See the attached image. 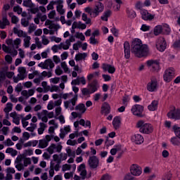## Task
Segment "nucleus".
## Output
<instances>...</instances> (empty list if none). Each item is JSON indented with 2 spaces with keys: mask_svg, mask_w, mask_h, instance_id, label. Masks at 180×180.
Listing matches in <instances>:
<instances>
[{
  "mask_svg": "<svg viewBox=\"0 0 180 180\" xmlns=\"http://www.w3.org/2000/svg\"><path fill=\"white\" fill-rule=\"evenodd\" d=\"M131 50L139 58H143V57H146L148 54V46L143 44L141 39L139 38H136L132 41Z\"/></svg>",
  "mask_w": 180,
  "mask_h": 180,
  "instance_id": "f257e3e1",
  "label": "nucleus"
},
{
  "mask_svg": "<svg viewBox=\"0 0 180 180\" xmlns=\"http://www.w3.org/2000/svg\"><path fill=\"white\" fill-rule=\"evenodd\" d=\"M136 129H139V132L142 134H151L154 131V127L153 124L146 122L143 120L137 122L136 125Z\"/></svg>",
  "mask_w": 180,
  "mask_h": 180,
  "instance_id": "f03ea898",
  "label": "nucleus"
},
{
  "mask_svg": "<svg viewBox=\"0 0 180 180\" xmlns=\"http://www.w3.org/2000/svg\"><path fill=\"white\" fill-rule=\"evenodd\" d=\"M155 47L160 53H164L167 50V40L163 37H159L156 40Z\"/></svg>",
  "mask_w": 180,
  "mask_h": 180,
  "instance_id": "7ed1b4c3",
  "label": "nucleus"
},
{
  "mask_svg": "<svg viewBox=\"0 0 180 180\" xmlns=\"http://www.w3.org/2000/svg\"><path fill=\"white\" fill-rule=\"evenodd\" d=\"M87 164L90 169H98V167H99V158L96 155L89 156Z\"/></svg>",
  "mask_w": 180,
  "mask_h": 180,
  "instance_id": "20e7f679",
  "label": "nucleus"
},
{
  "mask_svg": "<svg viewBox=\"0 0 180 180\" xmlns=\"http://www.w3.org/2000/svg\"><path fill=\"white\" fill-rule=\"evenodd\" d=\"M131 110L134 116H137V117H144V114H143V112H144V106L140 104H136L132 106Z\"/></svg>",
  "mask_w": 180,
  "mask_h": 180,
  "instance_id": "39448f33",
  "label": "nucleus"
},
{
  "mask_svg": "<svg viewBox=\"0 0 180 180\" xmlns=\"http://www.w3.org/2000/svg\"><path fill=\"white\" fill-rule=\"evenodd\" d=\"M175 72L171 68L167 69L163 75L165 82H171L174 79Z\"/></svg>",
  "mask_w": 180,
  "mask_h": 180,
  "instance_id": "423d86ee",
  "label": "nucleus"
},
{
  "mask_svg": "<svg viewBox=\"0 0 180 180\" xmlns=\"http://www.w3.org/2000/svg\"><path fill=\"white\" fill-rule=\"evenodd\" d=\"M148 92H155L158 89V81L157 79H152L146 85Z\"/></svg>",
  "mask_w": 180,
  "mask_h": 180,
  "instance_id": "0eeeda50",
  "label": "nucleus"
},
{
  "mask_svg": "<svg viewBox=\"0 0 180 180\" xmlns=\"http://www.w3.org/2000/svg\"><path fill=\"white\" fill-rule=\"evenodd\" d=\"M169 119H172V120H180V109L174 108L171 110L167 115Z\"/></svg>",
  "mask_w": 180,
  "mask_h": 180,
  "instance_id": "6e6552de",
  "label": "nucleus"
},
{
  "mask_svg": "<svg viewBox=\"0 0 180 180\" xmlns=\"http://www.w3.org/2000/svg\"><path fill=\"white\" fill-rule=\"evenodd\" d=\"M148 67H152V71H160V62L157 60H148L146 61Z\"/></svg>",
  "mask_w": 180,
  "mask_h": 180,
  "instance_id": "1a4fd4ad",
  "label": "nucleus"
},
{
  "mask_svg": "<svg viewBox=\"0 0 180 180\" xmlns=\"http://www.w3.org/2000/svg\"><path fill=\"white\" fill-rule=\"evenodd\" d=\"M130 172L134 176H140L143 170L141 169V167L139 166V165L134 164L130 167Z\"/></svg>",
  "mask_w": 180,
  "mask_h": 180,
  "instance_id": "9d476101",
  "label": "nucleus"
},
{
  "mask_svg": "<svg viewBox=\"0 0 180 180\" xmlns=\"http://www.w3.org/2000/svg\"><path fill=\"white\" fill-rule=\"evenodd\" d=\"M140 13L141 15V19L143 20H153V19H154V18H155V15H153L150 13H148V11L146 10V9H142L140 11Z\"/></svg>",
  "mask_w": 180,
  "mask_h": 180,
  "instance_id": "9b49d317",
  "label": "nucleus"
},
{
  "mask_svg": "<svg viewBox=\"0 0 180 180\" xmlns=\"http://www.w3.org/2000/svg\"><path fill=\"white\" fill-rule=\"evenodd\" d=\"M54 63H53V60L50 58L45 60L44 63L41 62L39 65L38 67H40L42 68V70H47L49 67L51 68H54Z\"/></svg>",
  "mask_w": 180,
  "mask_h": 180,
  "instance_id": "f8f14e48",
  "label": "nucleus"
},
{
  "mask_svg": "<svg viewBox=\"0 0 180 180\" xmlns=\"http://www.w3.org/2000/svg\"><path fill=\"white\" fill-rule=\"evenodd\" d=\"M103 9H105V6H103V4L101 2H98L94 11H92V13H94V18H96V16H99V13L103 12Z\"/></svg>",
  "mask_w": 180,
  "mask_h": 180,
  "instance_id": "ddd939ff",
  "label": "nucleus"
},
{
  "mask_svg": "<svg viewBox=\"0 0 180 180\" xmlns=\"http://www.w3.org/2000/svg\"><path fill=\"white\" fill-rule=\"evenodd\" d=\"M75 29H82V30H84L86 29V24L82 23V22L79 21H75L72 23V30H71V33L74 34L75 33Z\"/></svg>",
  "mask_w": 180,
  "mask_h": 180,
  "instance_id": "4468645a",
  "label": "nucleus"
},
{
  "mask_svg": "<svg viewBox=\"0 0 180 180\" xmlns=\"http://www.w3.org/2000/svg\"><path fill=\"white\" fill-rule=\"evenodd\" d=\"M88 86L89 88L90 92L95 94V92H97L98 89H99V83H98V80L94 79L88 84Z\"/></svg>",
  "mask_w": 180,
  "mask_h": 180,
  "instance_id": "2eb2a0df",
  "label": "nucleus"
},
{
  "mask_svg": "<svg viewBox=\"0 0 180 180\" xmlns=\"http://www.w3.org/2000/svg\"><path fill=\"white\" fill-rule=\"evenodd\" d=\"M124 58L126 60H129L130 58V43L129 41H126L124 42Z\"/></svg>",
  "mask_w": 180,
  "mask_h": 180,
  "instance_id": "dca6fc26",
  "label": "nucleus"
},
{
  "mask_svg": "<svg viewBox=\"0 0 180 180\" xmlns=\"http://www.w3.org/2000/svg\"><path fill=\"white\" fill-rule=\"evenodd\" d=\"M11 22L8 20V15L6 14L2 15V19L0 20V29H6V26H9Z\"/></svg>",
  "mask_w": 180,
  "mask_h": 180,
  "instance_id": "f3484780",
  "label": "nucleus"
},
{
  "mask_svg": "<svg viewBox=\"0 0 180 180\" xmlns=\"http://www.w3.org/2000/svg\"><path fill=\"white\" fill-rule=\"evenodd\" d=\"M102 69L105 72L108 71L109 74H115V72H116V68H115V66H112V65H109L108 63H103Z\"/></svg>",
  "mask_w": 180,
  "mask_h": 180,
  "instance_id": "a211bd4d",
  "label": "nucleus"
},
{
  "mask_svg": "<svg viewBox=\"0 0 180 180\" xmlns=\"http://www.w3.org/2000/svg\"><path fill=\"white\" fill-rule=\"evenodd\" d=\"M13 75H15V72H1L0 82H1V81H5V79H6V77L9 79H11L12 78V77H13Z\"/></svg>",
  "mask_w": 180,
  "mask_h": 180,
  "instance_id": "6ab92c4d",
  "label": "nucleus"
},
{
  "mask_svg": "<svg viewBox=\"0 0 180 180\" xmlns=\"http://www.w3.org/2000/svg\"><path fill=\"white\" fill-rule=\"evenodd\" d=\"M132 141L136 144H143V143H144V137H143L140 134H136L132 137Z\"/></svg>",
  "mask_w": 180,
  "mask_h": 180,
  "instance_id": "aec40b11",
  "label": "nucleus"
},
{
  "mask_svg": "<svg viewBox=\"0 0 180 180\" xmlns=\"http://www.w3.org/2000/svg\"><path fill=\"white\" fill-rule=\"evenodd\" d=\"M101 112L104 113L105 116H108L110 113V105L105 102L101 106Z\"/></svg>",
  "mask_w": 180,
  "mask_h": 180,
  "instance_id": "412c9836",
  "label": "nucleus"
},
{
  "mask_svg": "<svg viewBox=\"0 0 180 180\" xmlns=\"http://www.w3.org/2000/svg\"><path fill=\"white\" fill-rule=\"evenodd\" d=\"M148 109L150 112H155V110H157V109H158V101L153 100L151 103L148 106Z\"/></svg>",
  "mask_w": 180,
  "mask_h": 180,
  "instance_id": "4be33fe9",
  "label": "nucleus"
},
{
  "mask_svg": "<svg viewBox=\"0 0 180 180\" xmlns=\"http://www.w3.org/2000/svg\"><path fill=\"white\" fill-rule=\"evenodd\" d=\"M120 123H121L120 117L116 116L113 118L112 126L114 129H115V130H117V129L120 127Z\"/></svg>",
  "mask_w": 180,
  "mask_h": 180,
  "instance_id": "5701e85b",
  "label": "nucleus"
},
{
  "mask_svg": "<svg viewBox=\"0 0 180 180\" xmlns=\"http://www.w3.org/2000/svg\"><path fill=\"white\" fill-rule=\"evenodd\" d=\"M111 15H112V11L107 10L103 13V15L101 17V19L104 22H108V18H110Z\"/></svg>",
  "mask_w": 180,
  "mask_h": 180,
  "instance_id": "b1692460",
  "label": "nucleus"
},
{
  "mask_svg": "<svg viewBox=\"0 0 180 180\" xmlns=\"http://www.w3.org/2000/svg\"><path fill=\"white\" fill-rule=\"evenodd\" d=\"M87 56L88 55L86 53H78L75 55V60L77 61V63H78V61H81V60H84V58H86Z\"/></svg>",
  "mask_w": 180,
  "mask_h": 180,
  "instance_id": "393cba45",
  "label": "nucleus"
},
{
  "mask_svg": "<svg viewBox=\"0 0 180 180\" xmlns=\"http://www.w3.org/2000/svg\"><path fill=\"white\" fill-rule=\"evenodd\" d=\"M13 104L12 103H7L6 108L4 109V112L7 114L6 119H9V115H8L9 112L12 111V108Z\"/></svg>",
  "mask_w": 180,
  "mask_h": 180,
  "instance_id": "a878e982",
  "label": "nucleus"
},
{
  "mask_svg": "<svg viewBox=\"0 0 180 180\" xmlns=\"http://www.w3.org/2000/svg\"><path fill=\"white\" fill-rule=\"evenodd\" d=\"M162 27V34H165L166 36H168V34L171 33V28L169 27V25L168 24L163 25Z\"/></svg>",
  "mask_w": 180,
  "mask_h": 180,
  "instance_id": "bb28decb",
  "label": "nucleus"
},
{
  "mask_svg": "<svg viewBox=\"0 0 180 180\" xmlns=\"http://www.w3.org/2000/svg\"><path fill=\"white\" fill-rule=\"evenodd\" d=\"M18 72L20 73V75L18 74V77H20V79H25V75L26 74V68H18Z\"/></svg>",
  "mask_w": 180,
  "mask_h": 180,
  "instance_id": "cd10ccee",
  "label": "nucleus"
},
{
  "mask_svg": "<svg viewBox=\"0 0 180 180\" xmlns=\"http://www.w3.org/2000/svg\"><path fill=\"white\" fill-rule=\"evenodd\" d=\"M153 33L155 36H158L159 34H162V25H156L154 27Z\"/></svg>",
  "mask_w": 180,
  "mask_h": 180,
  "instance_id": "c85d7f7f",
  "label": "nucleus"
},
{
  "mask_svg": "<svg viewBox=\"0 0 180 180\" xmlns=\"http://www.w3.org/2000/svg\"><path fill=\"white\" fill-rule=\"evenodd\" d=\"M64 1L63 0H58L57 1H52L50 2V4L47 6V10H53L54 9V5L57 4H63Z\"/></svg>",
  "mask_w": 180,
  "mask_h": 180,
  "instance_id": "c756f323",
  "label": "nucleus"
},
{
  "mask_svg": "<svg viewBox=\"0 0 180 180\" xmlns=\"http://www.w3.org/2000/svg\"><path fill=\"white\" fill-rule=\"evenodd\" d=\"M37 144H39V141L37 140L29 141L24 144V147H32H32H36Z\"/></svg>",
  "mask_w": 180,
  "mask_h": 180,
  "instance_id": "7c9ffc66",
  "label": "nucleus"
},
{
  "mask_svg": "<svg viewBox=\"0 0 180 180\" xmlns=\"http://www.w3.org/2000/svg\"><path fill=\"white\" fill-rule=\"evenodd\" d=\"M45 23L47 26H51V28L54 29L55 30H58V29H60V25L54 23L51 24V20H47Z\"/></svg>",
  "mask_w": 180,
  "mask_h": 180,
  "instance_id": "2f4dec72",
  "label": "nucleus"
},
{
  "mask_svg": "<svg viewBox=\"0 0 180 180\" xmlns=\"http://www.w3.org/2000/svg\"><path fill=\"white\" fill-rule=\"evenodd\" d=\"M172 129L175 136L180 139V127L177 124H174Z\"/></svg>",
  "mask_w": 180,
  "mask_h": 180,
  "instance_id": "473e14b6",
  "label": "nucleus"
},
{
  "mask_svg": "<svg viewBox=\"0 0 180 180\" xmlns=\"http://www.w3.org/2000/svg\"><path fill=\"white\" fill-rule=\"evenodd\" d=\"M57 6H56V11L57 12H58V13H60V15H64V13H65V10H64V6L63 5V4H57Z\"/></svg>",
  "mask_w": 180,
  "mask_h": 180,
  "instance_id": "72a5a7b5",
  "label": "nucleus"
},
{
  "mask_svg": "<svg viewBox=\"0 0 180 180\" xmlns=\"http://www.w3.org/2000/svg\"><path fill=\"white\" fill-rule=\"evenodd\" d=\"M75 110H79L80 112L85 113V112H86V108H85V104H84V103L78 104L75 107Z\"/></svg>",
  "mask_w": 180,
  "mask_h": 180,
  "instance_id": "f704fd0d",
  "label": "nucleus"
},
{
  "mask_svg": "<svg viewBox=\"0 0 180 180\" xmlns=\"http://www.w3.org/2000/svg\"><path fill=\"white\" fill-rule=\"evenodd\" d=\"M127 13L129 19H134V18H136V16H137L136 11H134V10H133V9L127 10Z\"/></svg>",
  "mask_w": 180,
  "mask_h": 180,
  "instance_id": "c9c22d12",
  "label": "nucleus"
},
{
  "mask_svg": "<svg viewBox=\"0 0 180 180\" xmlns=\"http://www.w3.org/2000/svg\"><path fill=\"white\" fill-rule=\"evenodd\" d=\"M49 146V143L46 139H40L39 141V148H46Z\"/></svg>",
  "mask_w": 180,
  "mask_h": 180,
  "instance_id": "e433bc0d",
  "label": "nucleus"
},
{
  "mask_svg": "<svg viewBox=\"0 0 180 180\" xmlns=\"http://www.w3.org/2000/svg\"><path fill=\"white\" fill-rule=\"evenodd\" d=\"M63 46V43H60L59 45L55 44L51 47V50L53 53H58V50H61Z\"/></svg>",
  "mask_w": 180,
  "mask_h": 180,
  "instance_id": "4c0bfd02",
  "label": "nucleus"
},
{
  "mask_svg": "<svg viewBox=\"0 0 180 180\" xmlns=\"http://www.w3.org/2000/svg\"><path fill=\"white\" fill-rule=\"evenodd\" d=\"M82 20L84 22H85L86 25H91V18H88V15L85 13H82Z\"/></svg>",
  "mask_w": 180,
  "mask_h": 180,
  "instance_id": "58836bf2",
  "label": "nucleus"
},
{
  "mask_svg": "<svg viewBox=\"0 0 180 180\" xmlns=\"http://www.w3.org/2000/svg\"><path fill=\"white\" fill-rule=\"evenodd\" d=\"M170 142L172 143V144H173V146H180V141L178 136L172 137L170 139Z\"/></svg>",
  "mask_w": 180,
  "mask_h": 180,
  "instance_id": "ea45409f",
  "label": "nucleus"
},
{
  "mask_svg": "<svg viewBox=\"0 0 180 180\" xmlns=\"http://www.w3.org/2000/svg\"><path fill=\"white\" fill-rule=\"evenodd\" d=\"M63 153H60L59 155L55 154L53 155V158L54 161H56L58 164H61V160H63Z\"/></svg>",
  "mask_w": 180,
  "mask_h": 180,
  "instance_id": "a19ab883",
  "label": "nucleus"
},
{
  "mask_svg": "<svg viewBox=\"0 0 180 180\" xmlns=\"http://www.w3.org/2000/svg\"><path fill=\"white\" fill-rule=\"evenodd\" d=\"M22 43V40L20 38H16L14 41H13V49H19V45Z\"/></svg>",
  "mask_w": 180,
  "mask_h": 180,
  "instance_id": "79ce46f5",
  "label": "nucleus"
},
{
  "mask_svg": "<svg viewBox=\"0 0 180 180\" xmlns=\"http://www.w3.org/2000/svg\"><path fill=\"white\" fill-rule=\"evenodd\" d=\"M39 77H42V78L44 77H48V78H51V77H53V73L51 72V71L47 72V71H43L41 73V75Z\"/></svg>",
  "mask_w": 180,
  "mask_h": 180,
  "instance_id": "37998d69",
  "label": "nucleus"
},
{
  "mask_svg": "<svg viewBox=\"0 0 180 180\" xmlns=\"http://www.w3.org/2000/svg\"><path fill=\"white\" fill-rule=\"evenodd\" d=\"M32 0H24L22 5L25 6V8H32L33 6V4L31 3Z\"/></svg>",
  "mask_w": 180,
  "mask_h": 180,
  "instance_id": "c03bdc74",
  "label": "nucleus"
},
{
  "mask_svg": "<svg viewBox=\"0 0 180 180\" xmlns=\"http://www.w3.org/2000/svg\"><path fill=\"white\" fill-rule=\"evenodd\" d=\"M46 150L50 155H51V154H54V150H56V144L52 143Z\"/></svg>",
  "mask_w": 180,
  "mask_h": 180,
  "instance_id": "a18cd8bd",
  "label": "nucleus"
},
{
  "mask_svg": "<svg viewBox=\"0 0 180 180\" xmlns=\"http://www.w3.org/2000/svg\"><path fill=\"white\" fill-rule=\"evenodd\" d=\"M11 49H12V47H11L9 46H6V44H2L3 51H4V53H6L7 54H8V53H11Z\"/></svg>",
  "mask_w": 180,
  "mask_h": 180,
  "instance_id": "49530a36",
  "label": "nucleus"
},
{
  "mask_svg": "<svg viewBox=\"0 0 180 180\" xmlns=\"http://www.w3.org/2000/svg\"><path fill=\"white\" fill-rule=\"evenodd\" d=\"M82 95H84V96H90L92 93H91V91L89 90V89L83 88V89H82Z\"/></svg>",
  "mask_w": 180,
  "mask_h": 180,
  "instance_id": "de8ad7c7",
  "label": "nucleus"
},
{
  "mask_svg": "<svg viewBox=\"0 0 180 180\" xmlns=\"http://www.w3.org/2000/svg\"><path fill=\"white\" fill-rule=\"evenodd\" d=\"M41 86H43L44 91V92L46 94V92H49L50 91V86H47V82L44 81L41 82Z\"/></svg>",
  "mask_w": 180,
  "mask_h": 180,
  "instance_id": "09e8293b",
  "label": "nucleus"
},
{
  "mask_svg": "<svg viewBox=\"0 0 180 180\" xmlns=\"http://www.w3.org/2000/svg\"><path fill=\"white\" fill-rule=\"evenodd\" d=\"M50 170H49V176L50 178H53L54 176V163L51 162L50 163Z\"/></svg>",
  "mask_w": 180,
  "mask_h": 180,
  "instance_id": "8fccbe9b",
  "label": "nucleus"
},
{
  "mask_svg": "<svg viewBox=\"0 0 180 180\" xmlns=\"http://www.w3.org/2000/svg\"><path fill=\"white\" fill-rule=\"evenodd\" d=\"M75 37H76V39H80L82 41L85 40V36L82 32H76Z\"/></svg>",
  "mask_w": 180,
  "mask_h": 180,
  "instance_id": "3c124183",
  "label": "nucleus"
},
{
  "mask_svg": "<svg viewBox=\"0 0 180 180\" xmlns=\"http://www.w3.org/2000/svg\"><path fill=\"white\" fill-rule=\"evenodd\" d=\"M81 46H82V42L81 41H77V43L73 44V50H75V51H78Z\"/></svg>",
  "mask_w": 180,
  "mask_h": 180,
  "instance_id": "603ef678",
  "label": "nucleus"
},
{
  "mask_svg": "<svg viewBox=\"0 0 180 180\" xmlns=\"http://www.w3.org/2000/svg\"><path fill=\"white\" fill-rule=\"evenodd\" d=\"M60 65L65 72H70V69L68 68V66L67 65V63L65 61L62 62Z\"/></svg>",
  "mask_w": 180,
  "mask_h": 180,
  "instance_id": "864d4df0",
  "label": "nucleus"
},
{
  "mask_svg": "<svg viewBox=\"0 0 180 180\" xmlns=\"http://www.w3.org/2000/svg\"><path fill=\"white\" fill-rule=\"evenodd\" d=\"M77 101H78V94H75L74 97L69 101V102L72 103V106H75Z\"/></svg>",
  "mask_w": 180,
  "mask_h": 180,
  "instance_id": "5fc2aeb1",
  "label": "nucleus"
},
{
  "mask_svg": "<svg viewBox=\"0 0 180 180\" xmlns=\"http://www.w3.org/2000/svg\"><path fill=\"white\" fill-rule=\"evenodd\" d=\"M37 18H39V19H41V22H46V20H47V15H42L41 13H38L37 14Z\"/></svg>",
  "mask_w": 180,
  "mask_h": 180,
  "instance_id": "6e6d98bb",
  "label": "nucleus"
},
{
  "mask_svg": "<svg viewBox=\"0 0 180 180\" xmlns=\"http://www.w3.org/2000/svg\"><path fill=\"white\" fill-rule=\"evenodd\" d=\"M105 144L107 147H110V146H113V144H115V141L109 139V137H107L105 139Z\"/></svg>",
  "mask_w": 180,
  "mask_h": 180,
  "instance_id": "4d7b16f0",
  "label": "nucleus"
},
{
  "mask_svg": "<svg viewBox=\"0 0 180 180\" xmlns=\"http://www.w3.org/2000/svg\"><path fill=\"white\" fill-rule=\"evenodd\" d=\"M24 46L25 49H28V47H30V37H27V39H24Z\"/></svg>",
  "mask_w": 180,
  "mask_h": 180,
  "instance_id": "13d9d810",
  "label": "nucleus"
},
{
  "mask_svg": "<svg viewBox=\"0 0 180 180\" xmlns=\"http://www.w3.org/2000/svg\"><path fill=\"white\" fill-rule=\"evenodd\" d=\"M66 144L68 145V146H77V144H78V142H77V141L76 140H71V139H68V141H67V142H66Z\"/></svg>",
  "mask_w": 180,
  "mask_h": 180,
  "instance_id": "bf43d9fd",
  "label": "nucleus"
},
{
  "mask_svg": "<svg viewBox=\"0 0 180 180\" xmlns=\"http://www.w3.org/2000/svg\"><path fill=\"white\" fill-rule=\"evenodd\" d=\"M66 153H68V157H75V151H72L71 148L66 149Z\"/></svg>",
  "mask_w": 180,
  "mask_h": 180,
  "instance_id": "052dcab7",
  "label": "nucleus"
},
{
  "mask_svg": "<svg viewBox=\"0 0 180 180\" xmlns=\"http://www.w3.org/2000/svg\"><path fill=\"white\" fill-rule=\"evenodd\" d=\"M111 179H112V176L106 173L101 176L100 180H111Z\"/></svg>",
  "mask_w": 180,
  "mask_h": 180,
  "instance_id": "680f3d73",
  "label": "nucleus"
},
{
  "mask_svg": "<svg viewBox=\"0 0 180 180\" xmlns=\"http://www.w3.org/2000/svg\"><path fill=\"white\" fill-rule=\"evenodd\" d=\"M5 61H6L8 64H11L12 61H13V58H12V56H11V55H6Z\"/></svg>",
  "mask_w": 180,
  "mask_h": 180,
  "instance_id": "e2e57ef3",
  "label": "nucleus"
},
{
  "mask_svg": "<svg viewBox=\"0 0 180 180\" xmlns=\"http://www.w3.org/2000/svg\"><path fill=\"white\" fill-rule=\"evenodd\" d=\"M172 46L174 49H180V39H176Z\"/></svg>",
  "mask_w": 180,
  "mask_h": 180,
  "instance_id": "0e129e2a",
  "label": "nucleus"
},
{
  "mask_svg": "<svg viewBox=\"0 0 180 180\" xmlns=\"http://www.w3.org/2000/svg\"><path fill=\"white\" fill-rule=\"evenodd\" d=\"M141 30L142 32H148V30H150V26L143 24L141 27Z\"/></svg>",
  "mask_w": 180,
  "mask_h": 180,
  "instance_id": "69168bd1",
  "label": "nucleus"
},
{
  "mask_svg": "<svg viewBox=\"0 0 180 180\" xmlns=\"http://www.w3.org/2000/svg\"><path fill=\"white\" fill-rule=\"evenodd\" d=\"M32 164V160L30 158H27L24 160V167H27V165H30Z\"/></svg>",
  "mask_w": 180,
  "mask_h": 180,
  "instance_id": "338daca9",
  "label": "nucleus"
},
{
  "mask_svg": "<svg viewBox=\"0 0 180 180\" xmlns=\"http://www.w3.org/2000/svg\"><path fill=\"white\" fill-rule=\"evenodd\" d=\"M90 44H93L94 46H95V44H98V40H96V39L94 37H91L90 39Z\"/></svg>",
  "mask_w": 180,
  "mask_h": 180,
  "instance_id": "774afa93",
  "label": "nucleus"
}]
</instances>
